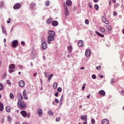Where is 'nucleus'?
Returning a JSON list of instances; mask_svg holds the SVG:
<instances>
[{
  "label": "nucleus",
  "mask_w": 124,
  "mask_h": 124,
  "mask_svg": "<svg viewBox=\"0 0 124 124\" xmlns=\"http://www.w3.org/2000/svg\"><path fill=\"white\" fill-rule=\"evenodd\" d=\"M55 35H56L55 31H48V36L47 37L48 44H51L52 43V41H54L55 40Z\"/></svg>",
  "instance_id": "f257e3e1"
},
{
  "label": "nucleus",
  "mask_w": 124,
  "mask_h": 124,
  "mask_svg": "<svg viewBox=\"0 0 124 124\" xmlns=\"http://www.w3.org/2000/svg\"><path fill=\"white\" fill-rule=\"evenodd\" d=\"M17 107L21 110H25L26 107V103L24 101L19 100L17 101Z\"/></svg>",
  "instance_id": "f03ea898"
},
{
  "label": "nucleus",
  "mask_w": 124,
  "mask_h": 124,
  "mask_svg": "<svg viewBox=\"0 0 124 124\" xmlns=\"http://www.w3.org/2000/svg\"><path fill=\"white\" fill-rule=\"evenodd\" d=\"M20 113L24 118H26V117H27V118H30L31 117V113H27L25 110L21 111Z\"/></svg>",
  "instance_id": "7ed1b4c3"
},
{
  "label": "nucleus",
  "mask_w": 124,
  "mask_h": 124,
  "mask_svg": "<svg viewBox=\"0 0 124 124\" xmlns=\"http://www.w3.org/2000/svg\"><path fill=\"white\" fill-rule=\"evenodd\" d=\"M9 69H10L9 70V73H13V72L15 71L14 70V69H15V64H10L9 66Z\"/></svg>",
  "instance_id": "20e7f679"
},
{
  "label": "nucleus",
  "mask_w": 124,
  "mask_h": 124,
  "mask_svg": "<svg viewBox=\"0 0 124 124\" xmlns=\"http://www.w3.org/2000/svg\"><path fill=\"white\" fill-rule=\"evenodd\" d=\"M41 47L42 50H46V48L47 47V43H46V42H43V43L41 44Z\"/></svg>",
  "instance_id": "39448f33"
},
{
  "label": "nucleus",
  "mask_w": 124,
  "mask_h": 124,
  "mask_svg": "<svg viewBox=\"0 0 124 124\" xmlns=\"http://www.w3.org/2000/svg\"><path fill=\"white\" fill-rule=\"evenodd\" d=\"M12 47H13V48H16L17 46H18V41L17 40H14L12 42Z\"/></svg>",
  "instance_id": "423d86ee"
},
{
  "label": "nucleus",
  "mask_w": 124,
  "mask_h": 124,
  "mask_svg": "<svg viewBox=\"0 0 124 124\" xmlns=\"http://www.w3.org/2000/svg\"><path fill=\"white\" fill-rule=\"evenodd\" d=\"M37 113L38 114L39 117H42V114H43V111H42V109L41 108H39L37 110Z\"/></svg>",
  "instance_id": "0eeeda50"
},
{
  "label": "nucleus",
  "mask_w": 124,
  "mask_h": 124,
  "mask_svg": "<svg viewBox=\"0 0 124 124\" xmlns=\"http://www.w3.org/2000/svg\"><path fill=\"white\" fill-rule=\"evenodd\" d=\"M98 93L100 96H105L106 93L104 90H100L99 91Z\"/></svg>",
  "instance_id": "6e6552de"
},
{
  "label": "nucleus",
  "mask_w": 124,
  "mask_h": 124,
  "mask_svg": "<svg viewBox=\"0 0 124 124\" xmlns=\"http://www.w3.org/2000/svg\"><path fill=\"white\" fill-rule=\"evenodd\" d=\"M19 86L21 87V88H24L25 87V82L24 80H20L19 82Z\"/></svg>",
  "instance_id": "1a4fd4ad"
},
{
  "label": "nucleus",
  "mask_w": 124,
  "mask_h": 124,
  "mask_svg": "<svg viewBox=\"0 0 124 124\" xmlns=\"http://www.w3.org/2000/svg\"><path fill=\"white\" fill-rule=\"evenodd\" d=\"M64 8L65 14L66 16H67V15H68V14L69 13V11L68 10V8H67V6H66V5L64 6Z\"/></svg>",
  "instance_id": "9d476101"
},
{
  "label": "nucleus",
  "mask_w": 124,
  "mask_h": 124,
  "mask_svg": "<svg viewBox=\"0 0 124 124\" xmlns=\"http://www.w3.org/2000/svg\"><path fill=\"white\" fill-rule=\"evenodd\" d=\"M21 7V4L19 3L16 4L14 7V9H19Z\"/></svg>",
  "instance_id": "9b49d317"
},
{
  "label": "nucleus",
  "mask_w": 124,
  "mask_h": 124,
  "mask_svg": "<svg viewBox=\"0 0 124 124\" xmlns=\"http://www.w3.org/2000/svg\"><path fill=\"white\" fill-rule=\"evenodd\" d=\"M81 120H82L84 122L88 121V116L87 115H82L80 117Z\"/></svg>",
  "instance_id": "f8f14e48"
},
{
  "label": "nucleus",
  "mask_w": 124,
  "mask_h": 124,
  "mask_svg": "<svg viewBox=\"0 0 124 124\" xmlns=\"http://www.w3.org/2000/svg\"><path fill=\"white\" fill-rule=\"evenodd\" d=\"M101 124H109V120L108 119H103L101 121Z\"/></svg>",
  "instance_id": "ddd939ff"
},
{
  "label": "nucleus",
  "mask_w": 124,
  "mask_h": 124,
  "mask_svg": "<svg viewBox=\"0 0 124 124\" xmlns=\"http://www.w3.org/2000/svg\"><path fill=\"white\" fill-rule=\"evenodd\" d=\"M83 45H84V42H83V40H80L78 42V47H83Z\"/></svg>",
  "instance_id": "4468645a"
},
{
  "label": "nucleus",
  "mask_w": 124,
  "mask_h": 124,
  "mask_svg": "<svg viewBox=\"0 0 124 124\" xmlns=\"http://www.w3.org/2000/svg\"><path fill=\"white\" fill-rule=\"evenodd\" d=\"M23 95L24 97V98H25V99H28V96H27V91H26V90H24L23 92Z\"/></svg>",
  "instance_id": "2eb2a0df"
},
{
  "label": "nucleus",
  "mask_w": 124,
  "mask_h": 124,
  "mask_svg": "<svg viewBox=\"0 0 124 124\" xmlns=\"http://www.w3.org/2000/svg\"><path fill=\"white\" fill-rule=\"evenodd\" d=\"M86 57H90L91 56V50L90 49H87L85 52Z\"/></svg>",
  "instance_id": "dca6fc26"
},
{
  "label": "nucleus",
  "mask_w": 124,
  "mask_h": 124,
  "mask_svg": "<svg viewBox=\"0 0 124 124\" xmlns=\"http://www.w3.org/2000/svg\"><path fill=\"white\" fill-rule=\"evenodd\" d=\"M17 98H18V100H23L24 98L23 97V95L21 93H18L17 94Z\"/></svg>",
  "instance_id": "f3484780"
},
{
  "label": "nucleus",
  "mask_w": 124,
  "mask_h": 124,
  "mask_svg": "<svg viewBox=\"0 0 124 124\" xmlns=\"http://www.w3.org/2000/svg\"><path fill=\"white\" fill-rule=\"evenodd\" d=\"M66 4L67 5V6H70L71 4H72V2L70 0H67L66 1Z\"/></svg>",
  "instance_id": "a211bd4d"
},
{
  "label": "nucleus",
  "mask_w": 124,
  "mask_h": 124,
  "mask_svg": "<svg viewBox=\"0 0 124 124\" xmlns=\"http://www.w3.org/2000/svg\"><path fill=\"white\" fill-rule=\"evenodd\" d=\"M100 30L103 33H106V31H105V28L103 27H100Z\"/></svg>",
  "instance_id": "6ab92c4d"
},
{
  "label": "nucleus",
  "mask_w": 124,
  "mask_h": 124,
  "mask_svg": "<svg viewBox=\"0 0 124 124\" xmlns=\"http://www.w3.org/2000/svg\"><path fill=\"white\" fill-rule=\"evenodd\" d=\"M3 108H4V106L3 104L0 102V111L1 112L2 111H3Z\"/></svg>",
  "instance_id": "aec40b11"
},
{
  "label": "nucleus",
  "mask_w": 124,
  "mask_h": 124,
  "mask_svg": "<svg viewBox=\"0 0 124 124\" xmlns=\"http://www.w3.org/2000/svg\"><path fill=\"white\" fill-rule=\"evenodd\" d=\"M52 26H53L54 27H57V26H58V25H59V22H58V21H54L52 23Z\"/></svg>",
  "instance_id": "412c9836"
},
{
  "label": "nucleus",
  "mask_w": 124,
  "mask_h": 124,
  "mask_svg": "<svg viewBox=\"0 0 124 124\" xmlns=\"http://www.w3.org/2000/svg\"><path fill=\"white\" fill-rule=\"evenodd\" d=\"M95 33L98 35V36H100V37H104V35L103 34H101L99 32H98L97 31H95Z\"/></svg>",
  "instance_id": "4be33fe9"
},
{
  "label": "nucleus",
  "mask_w": 124,
  "mask_h": 124,
  "mask_svg": "<svg viewBox=\"0 0 124 124\" xmlns=\"http://www.w3.org/2000/svg\"><path fill=\"white\" fill-rule=\"evenodd\" d=\"M6 112H8V113H10V111H11V108H10V107L7 106L6 108Z\"/></svg>",
  "instance_id": "5701e85b"
},
{
  "label": "nucleus",
  "mask_w": 124,
  "mask_h": 124,
  "mask_svg": "<svg viewBox=\"0 0 124 124\" xmlns=\"http://www.w3.org/2000/svg\"><path fill=\"white\" fill-rule=\"evenodd\" d=\"M53 21L52 18H48L46 20V24H51Z\"/></svg>",
  "instance_id": "b1692460"
},
{
  "label": "nucleus",
  "mask_w": 124,
  "mask_h": 124,
  "mask_svg": "<svg viewBox=\"0 0 124 124\" xmlns=\"http://www.w3.org/2000/svg\"><path fill=\"white\" fill-rule=\"evenodd\" d=\"M48 114L49 116H54V113L52 110H49L48 111Z\"/></svg>",
  "instance_id": "393cba45"
},
{
  "label": "nucleus",
  "mask_w": 124,
  "mask_h": 124,
  "mask_svg": "<svg viewBox=\"0 0 124 124\" xmlns=\"http://www.w3.org/2000/svg\"><path fill=\"white\" fill-rule=\"evenodd\" d=\"M106 28L107 29H108V31H112V27L109 25L106 26Z\"/></svg>",
  "instance_id": "a878e982"
},
{
  "label": "nucleus",
  "mask_w": 124,
  "mask_h": 124,
  "mask_svg": "<svg viewBox=\"0 0 124 124\" xmlns=\"http://www.w3.org/2000/svg\"><path fill=\"white\" fill-rule=\"evenodd\" d=\"M72 49H73L72 46H69L68 47V50L69 53H71L72 52Z\"/></svg>",
  "instance_id": "bb28decb"
},
{
  "label": "nucleus",
  "mask_w": 124,
  "mask_h": 124,
  "mask_svg": "<svg viewBox=\"0 0 124 124\" xmlns=\"http://www.w3.org/2000/svg\"><path fill=\"white\" fill-rule=\"evenodd\" d=\"M57 88H58V83L57 82H55L53 84V88L54 90L57 89Z\"/></svg>",
  "instance_id": "cd10ccee"
},
{
  "label": "nucleus",
  "mask_w": 124,
  "mask_h": 124,
  "mask_svg": "<svg viewBox=\"0 0 124 124\" xmlns=\"http://www.w3.org/2000/svg\"><path fill=\"white\" fill-rule=\"evenodd\" d=\"M1 28L3 33H5V34H6V31H5V28H4V27L2 26Z\"/></svg>",
  "instance_id": "c85d7f7f"
},
{
  "label": "nucleus",
  "mask_w": 124,
  "mask_h": 124,
  "mask_svg": "<svg viewBox=\"0 0 124 124\" xmlns=\"http://www.w3.org/2000/svg\"><path fill=\"white\" fill-rule=\"evenodd\" d=\"M103 23H104L106 25H109V24H110L109 20H107V19H106V20H105Z\"/></svg>",
  "instance_id": "c756f323"
},
{
  "label": "nucleus",
  "mask_w": 124,
  "mask_h": 124,
  "mask_svg": "<svg viewBox=\"0 0 124 124\" xmlns=\"http://www.w3.org/2000/svg\"><path fill=\"white\" fill-rule=\"evenodd\" d=\"M94 7L95 10H98V8H99V7L98 6V5H97V4H95Z\"/></svg>",
  "instance_id": "7c9ffc66"
},
{
  "label": "nucleus",
  "mask_w": 124,
  "mask_h": 124,
  "mask_svg": "<svg viewBox=\"0 0 124 124\" xmlns=\"http://www.w3.org/2000/svg\"><path fill=\"white\" fill-rule=\"evenodd\" d=\"M101 20H102V22H103V23L104 22H105V21H106V18H105L104 16H102L101 17Z\"/></svg>",
  "instance_id": "2f4dec72"
},
{
  "label": "nucleus",
  "mask_w": 124,
  "mask_h": 124,
  "mask_svg": "<svg viewBox=\"0 0 124 124\" xmlns=\"http://www.w3.org/2000/svg\"><path fill=\"white\" fill-rule=\"evenodd\" d=\"M50 5V1H46V7H48Z\"/></svg>",
  "instance_id": "473e14b6"
},
{
  "label": "nucleus",
  "mask_w": 124,
  "mask_h": 124,
  "mask_svg": "<svg viewBox=\"0 0 124 124\" xmlns=\"http://www.w3.org/2000/svg\"><path fill=\"white\" fill-rule=\"evenodd\" d=\"M10 98L11 99H14V95H13V93H11L10 94Z\"/></svg>",
  "instance_id": "72a5a7b5"
},
{
  "label": "nucleus",
  "mask_w": 124,
  "mask_h": 124,
  "mask_svg": "<svg viewBox=\"0 0 124 124\" xmlns=\"http://www.w3.org/2000/svg\"><path fill=\"white\" fill-rule=\"evenodd\" d=\"M4 6V2L3 1H1L0 4V7H3Z\"/></svg>",
  "instance_id": "f704fd0d"
},
{
  "label": "nucleus",
  "mask_w": 124,
  "mask_h": 124,
  "mask_svg": "<svg viewBox=\"0 0 124 124\" xmlns=\"http://www.w3.org/2000/svg\"><path fill=\"white\" fill-rule=\"evenodd\" d=\"M3 90V85L2 84L0 83V91H2Z\"/></svg>",
  "instance_id": "c9c22d12"
},
{
  "label": "nucleus",
  "mask_w": 124,
  "mask_h": 124,
  "mask_svg": "<svg viewBox=\"0 0 124 124\" xmlns=\"http://www.w3.org/2000/svg\"><path fill=\"white\" fill-rule=\"evenodd\" d=\"M57 91H58V92H59V93H62V88L59 87L57 89Z\"/></svg>",
  "instance_id": "e433bc0d"
},
{
  "label": "nucleus",
  "mask_w": 124,
  "mask_h": 124,
  "mask_svg": "<svg viewBox=\"0 0 124 124\" xmlns=\"http://www.w3.org/2000/svg\"><path fill=\"white\" fill-rule=\"evenodd\" d=\"M91 123L92 124H94L95 123V120H94V119H91Z\"/></svg>",
  "instance_id": "4c0bfd02"
},
{
  "label": "nucleus",
  "mask_w": 124,
  "mask_h": 124,
  "mask_svg": "<svg viewBox=\"0 0 124 124\" xmlns=\"http://www.w3.org/2000/svg\"><path fill=\"white\" fill-rule=\"evenodd\" d=\"M119 5H120V4H119V3H117L116 4H115L114 8H117V7H119Z\"/></svg>",
  "instance_id": "58836bf2"
},
{
  "label": "nucleus",
  "mask_w": 124,
  "mask_h": 124,
  "mask_svg": "<svg viewBox=\"0 0 124 124\" xmlns=\"http://www.w3.org/2000/svg\"><path fill=\"white\" fill-rule=\"evenodd\" d=\"M86 86V83H84L83 86H82V91H85V86Z\"/></svg>",
  "instance_id": "ea45409f"
},
{
  "label": "nucleus",
  "mask_w": 124,
  "mask_h": 124,
  "mask_svg": "<svg viewBox=\"0 0 124 124\" xmlns=\"http://www.w3.org/2000/svg\"><path fill=\"white\" fill-rule=\"evenodd\" d=\"M56 122H60V121H61V117H58L56 118Z\"/></svg>",
  "instance_id": "a19ab883"
},
{
  "label": "nucleus",
  "mask_w": 124,
  "mask_h": 124,
  "mask_svg": "<svg viewBox=\"0 0 124 124\" xmlns=\"http://www.w3.org/2000/svg\"><path fill=\"white\" fill-rule=\"evenodd\" d=\"M92 78L93 79H96V76H95V75H93Z\"/></svg>",
  "instance_id": "79ce46f5"
},
{
  "label": "nucleus",
  "mask_w": 124,
  "mask_h": 124,
  "mask_svg": "<svg viewBox=\"0 0 124 124\" xmlns=\"http://www.w3.org/2000/svg\"><path fill=\"white\" fill-rule=\"evenodd\" d=\"M114 78L111 79V81H110V83L111 84V85H113V84H114Z\"/></svg>",
  "instance_id": "37998d69"
},
{
  "label": "nucleus",
  "mask_w": 124,
  "mask_h": 124,
  "mask_svg": "<svg viewBox=\"0 0 124 124\" xmlns=\"http://www.w3.org/2000/svg\"><path fill=\"white\" fill-rule=\"evenodd\" d=\"M96 69H97V70H100V69H101V67L100 66H97Z\"/></svg>",
  "instance_id": "c03bdc74"
},
{
  "label": "nucleus",
  "mask_w": 124,
  "mask_h": 124,
  "mask_svg": "<svg viewBox=\"0 0 124 124\" xmlns=\"http://www.w3.org/2000/svg\"><path fill=\"white\" fill-rule=\"evenodd\" d=\"M7 84H8V85H11V82L10 81V80H7Z\"/></svg>",
  "instance_id": "a18cd8bd"
},
{
  "label": "nucleus",
  "mask_w": 124,
  "mask_h": 124,
  "mask_svg": "<svg viewBox=\"0 0 124 124\" xmlns=\"http://www.w3.org/2000/svg\"><path fill=\"white\" fill-rule=\"evenodd\" d=\"M113 15L114 16H117V15H118V13H117L116 11H114Z\"/></svg>",
  "instance_id": "49530a36"
},
{
  "label": "nucleus",
  "mask_w": 124,
  "mask_h": 124,
  "mask_svg": "<svg viewBox=\"0 0 124 124\" xmlns=\"http://www.w3.org/2000/svg\"><path fill=\"white\" fill-rule=\"evenodd\" d=\"M8 120L9 122H11V121H12V119H11V117H10V116L8 117Z\"/></svg>",
  "instance_id": "de8ad7c7"
},
{
  "label": "nucleus",
  "mask_w": 124,
  "mask_h": 124,
  "mask_svg": "<svg viewBox=\"0 0 124 124\" xmlns=\"http://www.w3.org/2000/svg\"><path fill=\"white\" fill-rule=\"evenodd\" d=\"M85 24H86V25H88V24L89 23V20L88 19L85 20Z\"/></svg>",
  "instance_id": "09e8293b"
},
{
  "label": "nucleus",
  "mask_w": 124,
  "mask_h": 124,
  "mask_svg": "<svg viewBox=\"0 0 124 124\" xmlns=\"http://www.w3.org/2000/svg\"><path fill=\"white\" fill-rule=\"evenodd\" d=\"M8 20H8V21H7V23L8 24H9V23H10V22H11V18H9Z\"/></svg>",
  "instance_id": "8fccbe9b"
},
{
  "label": "nucleus",
  "mask_w": 124,
  "mask_h": 124,
  "mask_svg": "<svg viewBox=\"0 0 124 124\" xmlns=\"http://www.w3.org/2000/svg\"><path fill=\"white\" fill-rule=\"evenodd\" d=\"M55 102H56V103H59V100H58L57 98L55 99Z\"/></svg>",
  "instance_id": "3c124183"
},
{
  "label": "nucleus",
  "mask_w": 124,
  "mask_h": 124,
  "mask_svg": "<svg viewBox=\"0 0 124 124\" xmlns=\"http://www.w3.org/2000/svg\"><path fill=\"white\" fill-rule=\"evenodd\" d=\"M55 95L56 96V97H58V96H59V92H56Z\"/></svg>",
  "instance_id": "603ef678"
},
{
  "label": "nucleus",
  "mask_w": 124,
  "mask_h": 124,
  "mask_svg": "<svg viewBox=\"0 0 124 124\" xmlns=\"http://www.w3.org/2000/svg\"><path fill=\"white\" fill-rule=\"evenodd\" d=\"M45 76L46 78L48 77V74L47 73V72L45 73Z\"/></svg>",
  "instance_id": "864d4df0"
},
{
  "label": "nucleus",
  "mask_w": 124,
  "mask_h": 124,
  "mask_svg": "<svg viewBox=\"0 0 124 124\" xmlns=\"http://www.w3.org/2000/svg\"><path fill=\"white\" fill-rule=\"evenodd\" d=\"M88 5H89L90 8H92L93 6H92V4L89 3V4H88Z\"/></svg>",
  "instance_id": "5fc2aeb1"
},
{
  "label": "nucleus",
  "mask_w": 124,
  "mask_h": 124,
  "mask_svg": "<svg viewBox=\"0 0 124 124\" xmlns=\"http://www.w3.org/2000/svg\"><path fill=\"white\" fill-rule=\"evenodd\" d=\"M34 77H36L37 76V73H35V74H33Z\"/></svg>",
  "instance_id": "6e6d98bb"
},
{
  "label": "nucleus",
  "mask_w": 124,
  "mask_h": 124,
  "mask_svg": "<svg viewBox=\"0 0 124 124\" xmlns=\"http://www.w3.org/2000/svg\"><path fill=\"white\" fill-rule=\"evenodd\" d=\"M47 77L48 78V81H50V80H51V79H52V78H50V76H48Z\"/></svg>",
  "instance_id": "4d7b16f0"
},
{
  "label": "nucleus",
  "mask_w": 124,
  "mask_h": 124,
  "mask_svg": "<svg viewBox=\"0 0 124 124\" xmlns=\"http://www.w3.org/2000/svg\"><path fill=\"white\" fill-rule=\"evenodd\" d=\"M93 0L94 2H95V3H96L98 2V0Z\"/></svg>",
  "instance_id": "13d9d810"
},
{
  "label": "nucleus",
  "mask_w": 124,
  "mask_h": 124,
  "mask_svg": "<svg viewBox=\"0 0 124 124\" xmlns=\"http://www.w3.org/2000/svg\"><path fill=\"white\" fill-rule=\"evenodd\" d=\"M83 124H88V121H85L83 123Z\"/></svg>",
  "instance_id": "bf43d9fd"
},
{
  "label": "nucleus",
  "mask_w": 124,
  "mask_h": 124,
  "mask_svg": "<svg viewBox=\"0 0 124 124\" xmlns=\"http://www.w3.org/2000/svg\"><path fill=\"white\" fill-rule=\"evenodd\" d=\"M21 44V45H24L25 44V42L22 41Z\"/></svg>",
  "instance_id": "052dcab7"
},
{
  "label": "nucleus",
  "mask_w": 124,
  "mask_h": 124,
  "mask_svg": "<svg viewBox=\"0 0 124 124\" xmlns=\"http://www.w3.org/2000/svg\"><path fill=\"white\" fill-rule=\"evenodd\" d=\"M99 77H100V78H103V75H99Z\"/></svg>",
  "instance_id": "680f3d73"
},
{
  "label": "nucleus",
  "mask_w": 124,
  "mask_h": 124,
  "mask_svg": "<svg viewBox=\"0 0 124 124\" xmlns=\"http://www.w3.org/2000/svg\"><path fill=\"white\" fill-rule=\"evenodd\" d=\"M80 69H81V70H84V69H85V67H81V68H80Z\"/></svg>",
  "instance_id": "e2e57ef3"
},
{
  "label": "nucleus",
  "mask_w": 124,
  "mask_h": 124,
  "mask_svg": "<svg viewBox=\"0 0 124 124\" xmlns=\"http://www.w3.org/2000/svg\"><path fill=\"white\" fill-rule=\"evenodd\" d=\"M113 3H116V0H112Z\"/></svg>",
  "instance_id": "0e129e2a"
},
{
  "label": "nucleus",
  "mask_w": 124,
  "mask_h": 124,
  "mask_svg": "<svg viewBox=\"0 0 124 124\" xmlns=\"http://www.w3.org/2000/svg\"><path fill=\"white\" fill-rule=\"evenodd\" d=\"M90 96H91V95H90V94H89V95L87 96V98H90Z\"/></svg>",
  "instance_id": "69168bd1"
},
{
  "label": "nucleus",
  "mask_w": 124,
  "mask_h": 124,
  "mask_svg": "<svg viewBox=\"0 0 124 124\" xmlns=\"http://www.w3.org/2000/svg\"><path fill=\"white\" fill-rule=\"evenodd\" d=\"M122 32L124 34V28H123V29L122 30Z\"/></svg>",
  "instance_id": "338daca9"
},
{
  "label": "nucleus",
  "mask_w": 124,
  "mask_h": 124,
  "mask_svg": "<svg viewBox=\"0 0 124 124\" xmlns=\"http://www.w3.org/2000/svg\"><path fill=\"white\" fill-rule=\"evenodd\" d=\"M121 93H124V90L122 91L121 92Z\"/></svg>",
  "instance_id": "774afa93"
}]
</instances>
